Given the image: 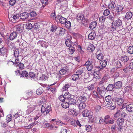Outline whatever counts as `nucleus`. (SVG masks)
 Segmentation results:
<instances>
[{
  "label": "nucleus",
  "instance_id": "nucleus-2",
  "mask_svg": "<svg viewBox=\"0 0 133 133\" xmlns=\"http://www.w3.org/2000/svg\"><path fill=\"white\" fill-rule=\"evenodd\" d=\"M65 44L68 47H69L70 53L71 54H73L75 51V49L74 46H72L73 44L72 42L69 39H68L66 40Z\"/></svg>",
  "mask_w": 133,
  "mask_h": 133
},
{
  "label": "nucleus",
  "instance_id": "nucleus-13",
  "mask_svg": "<svg viewBox=\"0 0 133 133\" xmlns=\"http://www.w3.org/2000/svg\"><path fill=\"white\" fill-rule=\"evenodd\" d=\"M17 36V33L15 31L11 33L10 36V39L12 40L15 39Z\"/></svg>",
  "mask_w": 133,
  "mask_h": 133
},
{
  "label": "nucleus",
  "instance_id": "nucleus-38",
  "mask_svg": "<svg viewBox=\"0 0 133 133\" xmlns=\"http://www.w3.org/2000/svg\"><path fill=\"white\" fill-rule=\"evenodd\" d=\"M68 112L70 115H74L76 113V111L75 110L72 109H70L69 110Z\"/></svg>",
  "mask_w": 133,
  "mask_h": 133
},
{
  "label": "nucleus",
  "instance_id": "nucleus-42",
  "mask_svg": "<svg viewBox=\"0 0 133 133\" xmlns=\"http://www.w3.org/2000/svg\"><path fill=\"white\" fill-rule=\"evenodd\" d=\"M128 52L130 54H133V46H130L128 48Z\"/></svg>",
  "mask_w": 133,
  "mask_h": 133
},
{
  "label": "nucleus",
  "instance_id": "nucleus-5",
  "mask_svg": "<svg viewBox=\"0 0 133 133\" xmlns=\"http://www.w3.org/2000/svg\"><path fill=\"white\" fill-rule=\"evenodd\" d=\"M24 27V25L23 24H20L15 26L14 28V30L17 33H21L22 32Z\"/></svg>",
  "mask_w": 133,
  "mask_h": 133
},
{
  "label": "nucleus",
  "instance_id": "nucleus-27",
  "mask_svg": "<svg viewBox=\"0 0 133 133\" xmlns=\"http://www.w3.org/2000/svg\"><path fill=\"white\" fill-rule=\"evenodd\" d=\"M62 107L64 108H66L69 107L70 105L69 103H68L66 102H63L61 104Z\"/></svg>",
  "mask_w": 133,
  "mask_h": 133
},
{
  "label": "nucleus",
  "instance_id": "nucleus-62",
  "mask_svg": "<svg viewBox=\"0 0 133 133\" xmlns=\"http://www.w3.org/2000/svg\"><path fill=\"white\" fill-rule=\"evenodd\" d=\"M59 100L62 101H64L65 99H66L65 97V96L63 95H61L59 97Z\"/></svg>",
  "mask_w": 133,
  "mask_h": 133
},
{
  "label": "nucleus",
  "instance_id": "nucleus-26",
  "mask_svg": "<svg viewBox=\"0 0 133 133\" xmlns=\"http://www.w3.org/2000/svg\"><path fill=\"white\" fill-rule=\"evenodd\" d=\"M127 111L129 112H131L133 111V105L130 104L128 105L126 107Z\"/></svg>",
  "mask_w": 133,
  "mask_h": 133
},
{
  "label": "nucleus",
  "instance_id": "nucleus-1",
  "mask_svg": "<svg viewBox=\"0 0 133 133\" xmlns=\"http://www.w3.org/2000/svg\"><path fill=\"white\" fill-rule=\"evenodd\" d=\"M113 22H112L111 25L112 29L113 31L117 29L118 31L121 30L123 29V26H122V21L120 19L117 20L115 23L113 24Z\"/></svg>",
  "mask_w": 133,
  "mask_h": 133
},
{
  "label": "nucleus",
  "instance_id": "nucleus-59",
  "mask_svg": "<svg viewBox=\"0 0 133 133\" xmlns=\"http://www.w3.org/2000/svg\"><path fill=\"white\" fill-rule=\"evenodd\" d=\"M51 16L53 19H55L56 21L57 20V19L56 17H57V16H55V12L51 14Z\"/></svg>",
  "mask_w": 133,
  "mask_h": 133
},
{
  "label": "nucleus",
  "instance_id": "nucleus-56",
  "mask_svg": "<svg viewBox=\"0 0 133 133\" xmlns=\"http://www.w3.org/2000/svg\"><path fill=\"white\" fill-rule=\"evenodd\" d=\"M106 19L105 17L104 16H102L99 18V21L101 22H104Z\"/></svg>",
  "mask_w": 133,
  "mask_h": 133
},
{
  "label": "nucleus",
  "instance_id": "nucleus-4",
  "mask_svg": "<svg viewBox=\"0 0 133 133\" xmlns=\"http://www.w3.org/2000/svg\"><path fill=\"white\" fill-rule=\"evenodd\" d=\"M41 109L42 113H44V115H45V113L47 115L49 112L50 110L51 107L49 105L46 107L45 105H42Z\"/></svg>",
  "mask_w": 133,
  "mask_h": 133
},
{
  "label": "nucleus",
  "instance_id": "nucleus-41",
  "mask_svg": "<svg viewBox=\"0 0 133 133\" xmlns=\"http://www.w3.org/2000/svg\"><path fill=\"white\" fill-rule=\"evenodd\" d=\"M65 27L69 29L71 27V22L68 21H66L64 23Z\"/></svg>",
  "mask_w": 133,
  "mask_h": 133
},
{
  "label": "nucleus",
  "instance_id": "nucleus-21",
  "mask_svg": "<svg viewBox=\"0 0 133 133\" xmlns=\"http://www.w3.org/2000/svg\"><path fill=\"white\" fill-rule=\"evenodd\" d=\"M96 58L98 60L101 61L103 59L104 55L102 53H100L97 55Z\"/></svg>",
  "mask_w": 133,
  "mask_h": 133
},
{
  "label": "nucleus",
  "instance_id": "nucleus-22",
  "mask_svg": "<svg viewBox=\"0 0 133 133\" xmlns=\"http://www.w3.org/2000/svg\"><path fill=\"white\" fill-rule=\"evenodd\" d=\"M124 119L122 118H119L117 121V123L118 125L121 126L123 124Z\"/></svg>",
  "mask_w": 133,
  "mask_h": 133
},
{
  "label": "nucleus",
  "instance_id": "nucleus-30",
  "mask_svg": "<svg viewBox=\"0 0 133 133\" xmlns=\"http://www.w3.org/2000/svg\"><path fill=\"white\" fill-rule=\"evenodd\" d=\"M84 17V15L83 14L79 13L77 15L76 18L79 21L83 20Z\"/></svg>",
  "mask_w": 133,
  "mask_h": 133
},
{
  "label": "nucleus",
  "instance_id": "nucleus-39",
  "mask_svg": "<svg viewBox=\"0 0 133 133\" xmlns=\"http://www.w3.org/2000/svg\"><path fill=\"white\" fill-rule=\"evenodd\" d=\"M56 122L57 123L58 125L60 126H64L65 124L63 123L62 121L58 119H57Z\"/></svg>",
  "mask_w": 133,
  "mask_h": 133
},
{
  "label": "nucleus",
  "instance_id": "nucleus-3",
  "mask_svg": "<svg viewBox=\"0 0 133 133\" xmlns=\"http://www.w3.org/2000/svg\"><path fill=\"white\" fill-rule=\"evenodd\" d=\"M37 106L36 104H34L32 103H30L28 106V109L26 110V114L29 115L35 109L36 107Z\"/></svg>",
  "mask_w": 133,
  "mask_h": 133
},
{
  "label": "nucleus",
  "instance_id": "nucleus-48",
  "mask_svg": "<svg viewBox=\"0 0 133 133\" xmlns=\"http://www.w3.org/2000/svg\"><path fill=\"white\" fill-rule=\"evenodd\" d=\"M110 13V11L108 9H106L104 11L103 15L105 16L108 15Z\"/></svg>",
  "mask_w": 133,
  "mask_h": 133
},
{
  "label": "nucleus",
  "instance_id": "nucleus-15",
  "mask_svg": "<svg viewBox=\"0 0 133 133\" xmlns=\"http://www.w3.org/2000/svg\"><path fill=\"white\" fill-rule=\"evenodd\" d=\"M108 8L110 9H112L116 7V5L115 2L112 1L109 3Z\"/></svg>",
  "mask_w": 133,
  "mask_h": 133
},
{
  "label": "nucleus",
  "instance_id": "nucleus-47",
  "mask_svg": "<svg viewBox=\"0 0 133 133\" xmlns=\"http://www.w3.org/2000/svg\"><path fill=\"white\" fill-rule=\"evenodd\" d=\"M109 103L110 109L112 110L114 109L116 107L115 103H114L113 102H110Z\"/></svg>",
  "mask_w": 133,
  "mask_h": 133
},
{
  "label": "nucleus",
  "instance_id": "nucleus-32",
  "mask_svg": "<svg viewBox=\"0 0 133 133\" xmlns=\"http://www.w3.org/2000/svg\"><path fill=\"white\" fill-rule=\"evenodd\" d=\"M70 85L69 84H65V85H64L61 90L62 91H64L67 90L70 87Z\"/></svg>",
  "mask_w": 133,
  "mask_h": 133
},
{
  "label": "nucleus",
  "instance_id": "nucleus-36",
  "mask_svg": "<svg viewBox=\"0 0 133 133\" xmlns=\"http://www.w3.org/2000/svg\"><path fill=\"white\" fill-rule=\"evenodd\" d=\"M132 90V87L129 86H127L125 87L124 89V92L126 93L127 92L130 91Z\"/></svg>",
  "mask_w": 133,
  "mask_h": 133
},
{
  "label": "nucleus",
  "instance_id": "nucleus-7",
  "mask_svg": "<svg viewBox=\"0 0 133 133\" xmlns=\"http://www.w3.org/2000/svg\"><path fill=\"white\" fill-rule=\"evenodd\" d=\"M57 18V21H59L62 24H64L66 21V19L64 17L60 15H57L56 17Z\"/></svg>",
  "mask_w": 133,
  "mask_h": 133
},
{
  "label": "nucleus",
  "instance_id": "nucleus-18",
  "mask_svg": "<svg viewBox=\"0 0 133 133\" xmlns=\"http://www.w3.org/2000/svg\"><path fill=\"white\" fill-rule=\"evenodd\" d=\"M95 88L94 84H91L90 86L86 87L84 89V90H88L89 91H92L94 90Z\"/></svg>",
  "mask_w": 133,
  "mask_h": 133
},
{
  "label": "nucleus",
  "instance_id": "nucleus-11",
  "mask_svg": "<svg viewBox=\"0 0 133 133\" xmlns=\"http://www.w3.org/2000/svg\"><path fill=\"white\" fill-rule=\"evenodd\" d=\"M8 52V50L4 48L3 47L0 49V54L2 55H4L7 54Z\"/></svg>",
  "mask_w": 133,
  "mask_h": 133
},
{
  "label": "nucleus",
  "instance_id": "nucleus-37",
  "mask_svg": "<svg viewBox=\"0 0 133 133\" xmlns=\"http://www.w3.org/2000/svg\"><path fill=\"white\" fill-rule=\"evenodd\" d=\"M79 99L80 101V102L84 103L86 100L87 98L84 96H82L79 97Z\"/></svg>",
  "mask_w": 133,
  "mask_h": 133
},
{
  "label": "nucleus",
  "instance_id": "nucleus-23",
  "mask_svg": "<svg viewBox=\"0 0 133 133\" xmlns=\"http://www.w3.org/2000/svg\"><path fill=\"white\" fill-rule=\"evenodd\" d=\"M94 77L96 79L100 78V74L98 71H95L94 73Z\"/></svg>",
  "mask_w": 133,
  "mask_h": 133
},
{
  "label": "nucleus",
  "instance_id": "nucleus-61",
  "mask_svg": "<svg viewBox=\"0 0 133 133\" xmlns=\"http://www.w3.org/2000/svg\"><path fill=\"white\" fill-rule=\"evenodd\" d=\"M120 112L119 110H117L116 113L114 115V117H118L120 115Z\"/></svg>",
  "mask_w": 133,
  "mask_h": 133
},
{
  "label": "nucleus",
  "instance_id": "nucleus-53",
  "mask_svg": "<svg viewBox=\"0 0 133 133\" xmlns=\"http://www.w3.org/2000/svg\"><path fill=\"white\" fill-rule=\"evenodd\" d=\"M41 1L43 7L48 4V0H41Z\"/></svg>",
  "mask_w": 133,
  "mask_h": 133
},
{
  "label": "nucleus",
  "instance_id": "nucleus-44",
  "mask_svg": "<svg viewBox=\"0 0 133 133\" xmlns=\"http://www.w3.org/2000/svg\"><path fill=\"white\" fill-rule=\"evenodd\" d=\"M66 72V70L64 69H61L59 71V74L61 75L65 74Z\"/></svg>",
  "mask_w": 133,
  "mask_h": 133
},
{
  "label": "nucleus",
  "instance_id": "nucleus-14",
  "mask_svg": "<svg viewBox=\"0 0 133 133\" xmlns=\"http://www.w3.org/2000/svg\"><path fill=\"white\" fill-rule=\"evenodd\" d=\"M96 34L94 32H91L88 36L89 39L90 40L94 39L95 37Z\"/></svg>",
  "mask_w": 133,
  "mask_h": 133
},
{
  "label": "nucleus",
  "instance_id": "nucleus-35",
  "mask_svg": "<svg viewBox=\"0 0 133 133\" xmlns=\"http://www.w3.org/2000/svg\"><path fill=\"white\" fill-rule=\"evenodd\" d=\"M85 104L84 103L81 102L79 104L78 107L79 109H83L85 108Z\"/></svg>",
  "mask_w": 133,
  "mask_h": 133
},
{
  "label": "nucleus",
  "instance_id": "nucleus-60",
  "mask_svg": "<svg viewBox=\"0 0 133 133\" xmlns=\"http://www.w3.org/2000/svg\"><path fill=\"white\" fill-rule=\"evenodd\" d=\"M74 97L73 95H72L70 94H68V95L66 96L65 97V99H67L69 100L70 99H71V98H72V97Z\"/></svg>",
  "mask_w": 133,
  "mask_h": 133
},
{
  "label": "nucleus",
  "instance_id": "nucleus-25",
  "mask_svg": "<svg viewBox=\"0 0 133 133\" xmlns=\"http://www.w3.org/2000/svg\"><path fill=\"white\" fill-rule=\"evenodd\" d=\"M120 59L122 62H125L128 61L129 59L128 57L127 56H122L120 58Z\"/></svg>",
  "mask_w": 133,
  "mask_h": 133
},
{
  "label": "nucleus",
  "instance_id": "nucleus-12",
  "mask_svg": "<svg viewBox=\"0 0 133 133\" xmlns=\"http://www.w3.org/2000/svg\"><path fill=\"white\" fill-rule=\"evenodd\" d=\"M122 81H118L116 82L114 85L115 89H120L122 87Z\"/></svg>",
  "mask_w": 133,
  "mask_h": 133
},
{
  "label": "nucleus",
  "instance_id": "nucleus-33",
  "mask_svg": "<svg viewBox=\"0 0 133 133\" xmlns=\"http://www.w3.org/2000/svg\"><path fill=\"white\" fill-rule=\"evenodd\" d=\"M21 75L23 77H26L27 78H29L28 72L26 71H22Z\"/></svg>",
  "mask_w": 133,
  "mask_h": 133
},
{
  "label": "nucleus",
  "instance_id": "nucleus-64",
  "mask_svg": "<svg viewBox=\"0 0 133 133\" xmlns=\"http://www.w3.org/2000/svg\"><path fill=\"white\" fill-rule=\"evenodd\" d=\"M117 69L116 68H113L111 70L110 72L112 74L117 71Z\"/></svg>",
  "mask_w": 133,
  "mask_h": 133
},
{
  "label": "nucleus",
  "instance_id": "nucleus-46",
  "mask_svg": "<svg viewBox=\"0 0 133 133\" xmlns=\"http://www.w3.org/2000/svg\"><path fill=\"white\" fill-rule=\"evenodd\" d=\"M26 28L29 30L31 29L33 27L32 24L30 23H28L26 24Z\"/></svg>",
  "mask_w": 133,
  "mask_h": 133
},
{
  "label": "nucleus",
  "instance_id": "nucleus-31",
  "mask_svg": "<svg viewBox=\"0 0 133 133\" xmlns=\"http://www.w3.org/2000/svg\"><path fill=\"white\" fill-rule=\"evenodd\" d=\"M68 102L70 105L72 104H75L76 103V101L73 98V97L71 98V99L68 100Z\"/></svg>",
  "mask_w": 133,
  "mask_h": 133
},
{
  "label": "nucleus",
  "instance_id": "nucleus-34",
  "mask_svg": "<svg viewBox=\"0 0 133 133\" xmlns=\"http://www.w3.org/2000/svg\"><path fill=\"white\" fill-rule=\"evenodd\" d=\"M43 92V90L42 88H39L36 91L37 94L39 95H41Z\"/></svg>",
  "mask_w": 133,
  "mask_h": 133
},
{
  "label": "nucleus",
  "instance_id": "nucleus-8",
  "mask_svg": "<svg viewBox=\"0 0 133 133\" xmlns=\"http://www.w3.org/2000/svg\"><path fill=\"white\" fill-rule=\"evenodd\" d=\"M115 102L118 105H121L124 102V101L122 98H117L115 99Z\"/></svg>",
  "mask_w": 133,
  "mask_h": 133
},
{
  "label": "nucleus",
  "instance_id": "nucleus-63",
  "mask_svg": "<svg viewBox=\"0 0 133 133\" xmlns=\"http://www.w3.org/2000/svg\"><path fill=\"white\" fill-rule=\"evenodd\" d=\"M16 3V0H10L9 2L10 5L13 6Z\"/></svg>",
  "mask_w": 133,
  "mask_h": 133
},
{
  "label": "nucleus",
  "instance_id": "nucleus-6",
  "mask_svg": "<svg viewBox=\"0 0 133 133\" xmlns=\"http://www.w3.org/2000/svg\"><path fill=\"white\" fill-rule=\"evenodd\" d=\"M93 62L92 61L88 60L85 63V65L87 66V70L88 71L92 70L93 68Z\"/></svg>",
  "mask_w": 133,
  "mask_h": 133
},
{
  "label": "nucleus",
  "instance_id": "nucleus-9",
  "mask_svg": "<svg viewBox=\"0 0 133 133\" xmlns=\"http://www.w3.org/2000/svg\"><path fill=\"white\" fill-rule=\"evenodd\" d=\"M29 16V14L26 12L22 13L21 14L19 17L21 19H25L27 18Z\"/></svg>",
  "mask_w": 133,
  "mask_h": 133
},
{
  "label": "nucleus",
  "instance_id": "nucleus-10",
  "mask_svg": "<svg viewBox=\"0 0 133 133\" xmlns=\"http://www.w3.org/2000/svg\"><path fill=\"white\" fill-rule=\"evenodd\" d=\"M82 115L85 117H88L89 118L90 117V112L87 109H85L82 112Z\"/></svg>",
  "mask_w": 133,
  "mask_h": 133
},
{
  "label": "nucleus",
  "instance_id": "nucleus-57",
  "mask_svg": "<svg viewBox=\"0 0 133 133\" xmlns=\"http://www.w3.org/2000/svg\"><path fill=\"white\" fill-rule=\"evenodd\" d=\"M119 73L117 71L114 73V75H113V77L114 78H117L119 76Z\"/></svg>",
  "mask_w": 133,
  "mask_h": 133
},
{
  "label": "nucleus",
  "instance_id": "nucleus-29",
  "mask_svg": "<svg viewBox=\"0 0 133 133\" xmlns=\"http://www.w3.org/2000/svg\"><path fill=\"white\" fill-rule=\"evenodd\" d=\"M101 61V62L100 63L101 65L103 68L106 66L107 63V61L104 59H103Z\"/></svg>",
  "mask_w": 133,
  "mask_h": 133
},
{
  "label": "nucleus",
  "instance_id": "nucleus-58",
  "mask_svg": "<svg viewBox=\"0 0 133 133\" xmlns=\"http://www.w3.org/2000/svg\"><path fill=\"white\" fill-rule=\"evenodd\" d=\"M51 31L52 32H55L57 29V27L55 26L52 25L51 27Z\"/></svg>",
  "mask_w": 133,
  "mask_h": 133
},
{
  "label": "nucleus",
  "instance_id": "nucleus-50",
  "mask_svg": "<svg viewBox=\"0 0 133 133\" xmlns=\"http://www.w3.org/2000/svg\"><path fill=\"white\" fill-rule=\"evenodd\" d=\"M116 68H121L122 66V65L121 64V63L120 61H117L116 62Z\"/></svg>",
  "mask_w": 133,
  "mask_h": 133
},
{
  "label": "nucleus",
  "instance_id": "nucleus-17",
  "mask_svg": "<svg viewBox=\"0 0 133 133\" xmlns=\"http://www.w3.org/2000/svg\"><path fill=\"white\" fill-rule=\"evenodd\" d=\"M114 88H115L114 85L113 84H110L107 87L106 90L108 91H111Z\"/></svg>",
  "mask_w": 133,
  "mask_h": 133
},
{
  "label": "nucleus",
  "instance_id": "nucleus-24",
  "mask_svg": "<svg viewBox=\"0 0 133 133\" xmlns=\"http://www.w3.org/2000/svg\"><path fill=\"white\" fill-rule=\"evenodd\" d=\"M14 56L16 57H18L20 56V51L19 49H15L14 51Z\"/></svg>",
  "mask_w": 133,
  "mask_h": 133
},
{
  "label": "nucleus",
  "instance_id": "nucleus-51",
  "mask_svg": "<svg viewBox=\"0 0 133 133\" xmlns=\"http://www.w3.org/2000/svg\"><path fill=\"white\" fill-rule=\"evenodd\" d=\"M7 44L8 45V46L11 48V47L12 48L14 46V44L13 43H12L11 42H7Z\"/></svg>",
  "mask_w": 133,
  "mask_h": 133
},
{
  "label": "nucleus",
  "instance_id": "nucleus-52",
  "mask_svg": "<svg viewBox=\"0 0 133 133\" xmlns=\"http://www.w3.org/2000/svg\"><path fill=\"white\" fill-rule=\"evenodd\" d=\"M105 99L107 102H109L111 100V96L109 95L105 97Z\"/></svg>",
  "mask_w": 133,
  "mask_h": 133
},
{
  "label": "nucleus",
  "instance_id": "nucleus-40",
  "mask_svg": "<svg viewBox=\"0 0 133 133\" xmlns=\"http://www.w3.org/2000/svg\"><path fill=\"white\" fill-rule=\"evenodd\" d=\"M79 76L76 74L73 75L71 76L72 79L74 81H76L77 80Z\"/></svg>",
  "mask_w": 133,
  "mask_h": 133
},
{
  "label": "nucleus",
  "instance_id": "nucleus-16",
  "mask_svg": "<svg viewBox=\"0 0 133 133\" xmlns=\"http://www.w3.org/2000/svg\"><path fill=\"white\" fill-rule=\"evenodd\" d=\"M132 14L131 12H128L126 14L125 18L127 19H130L132 18Z\"/></svg>",
  "mask_w": 133,
  "mask_h": 133
},
{
  "label": "nucleus",
  "instance_id": "nucleus-49",
  "mask_svg": "<svg viewBox=\"0 0 133 133\" xmlns=\"http://www.w3.org/2000/svg\"><path fill=\"white\" fill-rule=\"evenodd\" d=\"M85 128H85V129L87 132L90 131L91 130V126L89 125H87L85 126Z\"/></svg>",
  "mask_w": 133,
  "mask_h": 133
},
{
  "label": "nucleus",
  "instance_id": "nucleus-45",
  "mask_svg": "<svg viewBox=\"0 0 133 133\" xmlns=\"http://www.w3.org/2000/svg\"><path fill=\"white\" fill-rule=\"evenodd\" d=\"M29 14L30 15L31 17H34L36 16L37 15V13L34 11H32L30 12Z\"/></svg>",
  "mask_w": 133,
  "mask_h": 133
},
{
  "label": "nucleus",
  "instance_id": "nucleus-20",
  "mask_svg": "<svg viewBox=\"0 0 133 133\" xmlns=\"http://www.w3.org/2000/svg\"><path fill=\"white\" fill-rule=\"evenodd\" d=\"M97 25V23L95 21L92 22L89 25V28L90 29L93 30L94 29Z\"/></svg>",
  "mask_w": 133,
  "mask_h": 133
},
{
  "label": "nucleus",
  "instance_id": "nucleus-19",
  "mask_svg": "<svg viewBox=\"0 0 133 133\" xmlns=\"http://www.w3.org/2000/svg\"><path fill=\"white\" fill-rule=\"evenodd\" d=\"M123 8V6L120 5H117L116 7V10L118 12L121 11Z\"/></svg>",
  "mask_w": 133,
  "mask_h": 133
},
{
  "label": "nucleus",
  "instance_id": "nucleus-54",
  "mask_svg": "<svg viewBox=\"0 0 133 133\" xmlns=\"http://www.w3.org/2000/svg\"><path fill=\"white\" fill-rule=\"evenodd\" d=\"M88 49L90 50V51L91 52L93 51L95 48V47L93 46V45H90L89 47H88Z\"/></svg>",
  "mask_w": 133,
  "mask_h": 133
},
{
  "label": "nucleus",
  "instance_id": "nucleus-43",
  "mask_svg": "<svg viewBox=\"0 0 133 133\" xmlns=\"http://www.w3.org/2000/svg\"><path fill=\"white\" fill-rule=\"evenodd\" d=\"M83 72V69H79L76 71V74L79 76Z\"/></svg>",
  "mask_w": 133,
  "mask_h": 133
},
{
  "label": "nucleus",
  "instance_id": "nucleus-28",
  "mask_svg": "<svg viewBox=\"0 0 133 133\" xmlns=\"http://www.w3.org/2000/svg\"><path fill=\"white\" fill-rule=\"evenodd\" d=\"M107 77L105 76L102 79L101 81L99 82V85H100L103 84L104 82H107Z\"/></svg>",
  "mask_w": 133,
  "mask_h": 133
},
{
  "label": "nucleus",
  "instance_id": "nucleus-55",
  "mask_svg": "<svg viewBox=\"0 0 133 133\" xmlns=\"http://www.w3.org/2000/svg\"><path fill=\"white\" fill-rule=\"evenodd\" d=\"M65 30L63 28H60V30L59 32L60 34H64L65 33Z\"/></svg>",
  "mask_w": 133,
  "mask_h": 133
}]
</instances>
